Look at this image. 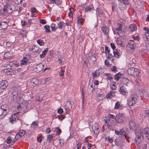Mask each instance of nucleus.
I'll return each mask as SVG.
<instances>
[{
  "label": "nucleus",
  "instance_id": "53",
  "mask_svg": "<svg viewBox=\"0 0 149 149\" xmlns=\"http://www.w3.org/2000/svg\"><path fill=\"white\" fill-rule=\"evenodd\" d=\"M97 11L98 14L100 16H101L103 14V12L100 9H98Z\"/></svg>",
  "mask_w": 149,
  "mask_h": 149
},
{
  "label": "nucleus",
  "instance_id": "19",
  "mask_svg": "<svg viewBox=\"0 0 149 149\" xmlns=\"http://www.w3.org/2000/svg\"><path fill=\"white\" fill-rule=\"evenodd\" d=\"M94 10L93 6V5H90L86 7L85 9L86 12H90L93 11Z\"/></svg>",
  "mask_w": 149,
  "mask_h": 149
},
{
  "label": "nucleus",
  "instance_id": "13",
  "mask_svg": "<svg viewBox=\"0 0 149 149\" xmlns=\"http://www.w3.org/2000/svg\"><path fill=\"white\" fill-rule=\"evenodd\" d=\"M25 133V132L24 130H21L15 136V138L17 139L19 138L18 136L20 137L23 136Z\"/></svg>",
  "mask_w": 149,
  "mask_h": 149
},
{
  "label": "nucleus",
  "instance_id": "11",
  "mask_svg": "<svg viewBox=\"0 0 149 149\" xmlns=\"http://www.w3.org/2000/svg\"><path fill=\"white\" fill-rule=\"evenodd\" d=\"M120 92L121 94H122L123 95H125L127 93V91L126 88L123 86L120 87Z\"/></svg>",
  "mask_w": 149,
  "mask_h": 149
},
{
  "label": "nucleus",
  "instance_id": "25",
  "mask_svg": "<svg viewBox=\"0 0 149 149\" xmlns=\"http://www.w3.org/2000/svg\"><path fill=\"white\" fill-rule=\"evenodd\" d=\"M28 61L27 58H24L21 61L20 64L21 65H27V64L28 63L27 62Z\"/></svg>",
  "mask_w": 149,
  "mask_h": 149
},
{
  "label": "nucleus",
  "instance_id": "3",
  "mask_svg": "<svg viewBox=\"0 0 149 149\" xmlns=\"http://www.w3.org/2000/svg\"><path fill=\"white\" fill-rule=\"evenodd\" d=\"M128 74L133 76H137L139 73V70L136 68H131L127 70Z\"/></svg>",
  "mask_w": 149,
  "mask_h": 149
},
{
  "label": "nucleus",
  "instance_id": "27",
  "mask_svg": "<svg viewBox=\"0 0 149 149\" xmlns=\"http://www.w3.org/2000/svg\"><path fill=\"white\" fill-rule=\"evenodd\" d=\"M113 53L114 56L116 58H119V56L120 55L119 50L117 49H116L115 50H113Z\"/></svg>",
  "mask_w": 149,
  "mask_h": 149
},
{
  "label": "nucleus",
  "instance_id": "45",
  "mask_svg": "<svg viewBox=\"0 0 149 149\" xmlns=\"http://www.w3.org/2000/svg\"><path fill=\"white\" fill-rule=\"evenodd\" d=\"M11 142V138L10 136H9L6 141V143L7 144H9Z\"/></svg>",
  "mask_w": 149,
  "mask_h": 149
},
{
  "label": "nucleus",
  "instance_id": "14",
  "mask_svg": "<svg viewBox=\"0 0 149 149\" xmlns=\"http://www.w3.org/2000/svg\"><path fill=\"white\" fill-rule=\"evenodd\" d=\"M4 72L7 75H12L13 73V70L10 68L5 69L3 70Z\"/></svg>",
  "mask_w": 149,
  "mask_h": 149
},
{
  "label": "nucleus",
  "instance_id": "2",
  "mask_svg": "<svg viewBox=\"0 0 149 149\" xmlns=\"http://www.w3.org/2000/svg\"><path fill=\"white\" fill-rule=\"evenodd\" d=\"M144 135V133L143 130L138 131L137 136L134 140L137 144H138L143 141Z\"/></svg>",
  "mask_w": 149,
  "mask_h": 149
},
{
  "label": "nucleus",
  "instance_id": "38",
  "mask_svg": "<svg viewBox=\"0 0 149 149\" xmlns=\"http://www.w3.org/2000/svg\"><path fill=\"white\" fill-rule=\"evenodd\" d=\"M107 76V79H108L110 80V81H111V79H112L113 78L112 75L110 73L107 74V75H106Z\"/></svg>",
  "mask_w": 149,
  "mask_h": 149
},
{
  "label": "nucleus",
  "instance_id": "43",
  "mask_svg": "<svg viewBox=\"0 0 149 149\" xmlns=\"http://www.w3.org/2000/svg\"><path fill=\"white\" fill-rule=\"evenodd\" d=\"M98 95V98L100 100H102L104 97L103 95L102 94L99 93Z\"/></svg>",
  "mask_w": 149,
  "mask_h": 149
},
{
  "label": "nucleus",
  "instance_id": "16",
  "mask_svg": "<svg viewBox=\"0 0 149 149\" xmlns=\"http://www.w3.org/2000/svg\"><path fill=\"white\" fill-rule=\"evenodd\" d=\"M9 5L8 3H6L5 6V7L6 8L7 13H11L13 11L12 8L9 7Z\"/></svg>",
  "mask_w": 149,
  "mask_h": 149
},
{
  "label": "nucleus",
  "instance_id": "41",
  "mask_svg": "<svg viewBox=\"0 0 149 149\" xmlns=\"http://www.w3.org/2000/svg\"><path fill=\"white\" fill-rule=\"evenodd\" d=\"M1 110L2 111H3V114L5 115L7 113L6 109H5L2 108V106L1 107Z\"/></svg>",
  "mask_w": 149,
  "mask_h": 149
},
{
  "label": "nucleus",
  "instance_id": "62",
  "mask_svg": "<svg viewBox=\"0 0 149 149\" xmlns=\"http://www.w3.org/2000/svg\"><path fill=\"white\" fill-rule=\"evenodd\" d=\"M65 117V116L64 115H60L58 117V118L59 119H61V120H62Z\"/></svg>",
  "mask_w": 149,
  "mask_h": 149
},
{
  "label": "nucleus",
  "instance_id": "9",
  "mask_svg": "<svg viewBox=\"0 0 149 149\" xmlns=\"http://www.w3.org/2000/svg\"><path fill=\"white\" fill-rule=\"evenodd\" d=\"M8 85V83L6 81L3 80L0 84V88L1 89H4L6 88Z\"/></svg>",
  "mask_w": 149,
  "mask_h": 149
},
{
  "label": "nucleus",
  "instance_id": "54",
  "mask_svg": "<svg viewBox=\"0 0 149 149\" xmlns=\"http://www.w3.org/2000/svg\"><path fill=\"white\" fill-rule=\"evenodd\" d=\"M120 106V104L119 102H117L115 104V108L116 109H118L119 108V106Z\"/></svg>",
  "mask_w": 149,
  "mask_h": 149
},
{
  "label": "nucleus",
  "instance_id": "42",
  "mask_svg": "<svg viewBox=\"0 0 149 149\" xmlns=\"http://www.w3.org/2000/svg\"><path fill=\"white\" fill-rule=\"evenodd\" d=\"M109 61L107 59L105 61V65H106L108 67L111 66V65L109 63Z\"/></svg>",
  "mask_w": 149,
  "mask_h": 149
},
{
  "label": "nucleus",
  "instance_id": "29",
  "mask_svg": "<svg viewBox=\"0 0 149 149\" xmlns=\"http://www.w3.org/2000/svg\"><path fill=\"white\" fill-rule=\"evenodd\" d=\"M100 73V70L98 69L96 70L92 74L93 77H98Z\"/></svg>",
  "mask_w": 149,
  "mask_h": 149
},
{
  "label": "nucleus",
  "instance_id": "22",
  "mask_svg": "<svg viewBox=\"0 0 149 149\" xmlns=\"http://www.w3.org/2000/svg\"><path fill=\"white\" fill-rule=\"evenodd\" d=\"M49 3H55L58 5H60L62 3L61 1L59 0H51L50 2H48Z\"/></svg>",
  "mask_w": 149,
  "mask_h": 149
},
{
  "label": "nucleus",
  "instance_id": "59",
  "mask_svg": "<svg viewBox=\"0 0 149 149\" xmlns=\"http://www.w3.org/2000/svg\"><path fill=\"white\" fill-rule=\"evenodd\" d=\"M83 19L82 18L79 17H78L77 21L79 23H82Z\"/></svg>",
  "mask_w": 149,
  "mask_h": 149
},
{
  "label": "nucleus",
  "instance_id": "6",
  "mask_svg": "<svg viewBox=\"0 0 149 149\" xmlns=\"http://www.w3.org/2000/svg\"><path fill=\"white\" fill-rule=\"evenodd\" d=\"M118 7L121 10H123L126 8V4H127V1H119Z\"/></svg>",
  "mask_w": 149,
  "mask_h": 149
},
{
  "label": "nucleus",
  "instance_id": "4",
  "mask_svg": "<svg viewBox=\"0 0 149 149\" xmlns=\"http://www.w3.org/2000/svg\"><path fill=\"white\" fill-rule=\"evenodd\" d=\"M137 95L136 94L130 97L128 100L129 105L132 106L135 104L137 101Z\"/></svg>",
  "mask_w": 149,
  "mask_h": 149
},
{
  "label": "nucleus",
  "instance_id": "28",
  "mask_svg": "<svg viewBox=\"0 0 149 149\" xmlns=\"http://www.w3.org/2000/svg\"><path fill=\"white\" fill-rule=\"evenodd\" d=\"M101 29L103 33L106 34L108 33L109 30L108 27L106 26H103L102 27Z\"/></svg>",
  "mask_w": 149,
  "mask_h": 149
},
{
  "label": "nucleus",
  "instance_id": "55",
  "mask_svg": "<svg viewBox=\"0 0 149 149\" xmlns=\"http://www.w3.org/2000/svg\"><path fill=\"white\" fill-rule=\"evenodd\" d=\"M63 109L61 108H60L59 109H58V113L59 114H61L63 113Z\"/></svg>",
  "mask_w": 149,
  "mask_h": 149
},
{
  "label": "nucleus",
  "instance_id": "15",
  "mask_svg": "<svg viewBox=\"0 0 149 149\" xmlns=\"http://www.w3.org/2000/svg\"><path fill=\"white\" fill-rule=\"evenodd\" d=\"M143 130L144 134H145L146 137L149 140V128H146Z\"/></svg>",
  "mask_w": 149,
  "mask_h": 149
},
{
  "label": "nucleus",
  "instance_id": "36",
  "mask_svg": "<svg viewBox=\"0 0 149 149\" xmlns=\"http://www.w3.org/2000/svg\"><path fill=\"white\" fill-rule=\"evenodd\" d=\"M65 23L63 22H61L58 25V28L60 29H62L63 26L64 25Z\"/></svg>",
  "mask_w": 149,
  "mask_h": 149
},
{
  "label": "nucleus",
  "instance_id": "58",
  "mask_svg": "<svg viewBox=\"0 0 149 149\" xmlns=\"http://www.w3.org/2000/svg\"><path fill=\"white\" fill-rule=\"evenodd\" d=\"M42 40L41 39H39L37 40L38 43L40 46L42 45Z\"/></svg>",
  "mask_w": 149,
  "mask_h": 149
},
{
  "label": "nucleus",
  "instance_id": "63",
  "mask_svg": "<svg viewBox=\"0 0 149 149\" xmlns=\"http://www.w3.org/2000/svg\"><path fill=\"white\" fill-rule=\"evenodd\" d=\"M81 145V143H78L77 145V149H80Z\"/></svg>",
  "mask_w": 149,
  "mask_h": 149
},
{
  "label": "nucleus",
  "instance_id": "44",
  "mask_svg": "<svg viewBox=\"0 0 149 149\" xmlns=\"http://www.w3.org/2000/svg\"><path fill=\"white\" fill-rule=\"evenodd\" d=\"M105 50L106 53H107L108 54L110 53V48L107 46L105 47Z\"/></svg>",
  "mask_w": 149,
  "mask_h": 149
},
{
  "label": "nucleus",
  "instance_id": "23",
  "mask_svg": "<svg viewBox=\"0 0 149 149\" xmlns=\"http://www.w3.org/2000/svg\"><path fill=\"white\" fill-rule=\"evenodd\" d=\"M129 28L130 31H134L136 29V25L135 24H131L129 26Z\"/></svg>",
  "mask_w": 149,
  "mask_h": 149
},
{
  "label": "nucleus",
  "instance_id": "47",
  "mask_svg": "<svg viewBox=\"0 0 149 149\" xmlns=\"http://www.w3.org/2000/svg\"><path fill=\"white\" fill-rule=\"evenodd\" d=\"M40 22L43 24H45L47 23L46 20L44 19H41L40 20Z\"/></svg>",
  "mask_w": 149,
  "mask_h": 149
},
{
  "label": "nucleus",
  "instance_id": "60",
  "mask_svg": "<svg viewBox=\"0 0 149 149\" xmlns=\"http://www.w3.org/2000/svg\"><path fill=\"white\" fill-rule=\"evenodd\" d=\"M129 125L130 127H132L134 126V123L133 121H130L129 123Z\"/></svg>",
  "mask_w": 149,
  "mask_h": 149
},
{
  "label": "nucleus",
  "instance_id": "50",
  "mask_svg": "<svg viewBox=\"0 0 149 149\" xmlns=\"http://www.w3.org/2000/svg\"><path fill=\"white\" fill-rule=\"evenodd\" d=\"M111 70L113 72H116L117 70L116 67L115 66H113L111 68Z\"/></svg>",
  "mask_w": 149,
  "mask_h": 149
},
{
  "label": "nucleus",
  "instance_id": "64",
  "mask_svg": "<svg viewBox=\"0 0 149 149\" xmlns=\"http://www.w3.org/2000/svg\"><path fill=\"white\" fill-rule=\"evenodd\" d=\"M144 38H146L147 41L149 40V35H145Z\"/></svg>",
  "mask_w": 149,
  "mask_h": 149
},
{
  "label": "nucleus",
  "instance_id": "10",
  "mask_svg": "<svg viewBox=\"0 0 149 149\" xmlns=\"http://www.w3.org/2000/svg\"><path fill=\"white\" fill-rule=\"evenodd\" d=\"M18 119V117L15 114L9 118V121L12 123H14L16 122V120Z\"/></svg>",
  "mask_w": 149,
  "mask_h": 149
},
{
  "label": "nucleus",
  "instance_id": "46",
  "mask_svg": "<svg viewBox=\"0 0 149 149\" xmlns=\"http://www.w3.org/2000/svg\"><path fill=\"white\" fill-rule=\"evenodd\" d=\"M123 81L126 84H127L129 81L128 79L127 78H123Z\"/></svg>",
  "mask_w": 149,
  "mask_h": 149
},
{
  "label": "nucleus",
  "instance_id": "7",
  "mask_svg": "<svg viewBox=\"0 0 149 149\" xmlns=\"http://www.w3.org/2000/svg\"><path fill=\"white\" fill-rule=\"evenodd\" d=\"M12 95L11 97H13L12 100L13 101H15L17 99V97L18 95V93L17 90L16 88L14 89L12 92Z\"/></svg>",
  "mask_w": 149,
  "mask_h": 149
},
{
  "label": "nucleus",
  "instance_id": "49",
  "mask_svg": "<svg viewBox=\"0 0 149 149\" xmlns=\"http://www.w3.org/2000/svg\"><path fill=\"white\" fill-rule=\"evenodd\" d=\"M46 53L44 51L42 52V54L40 55V57L41 58H43L45 57L46 54Z\"/></svg>",
  "mask_w": 149,
  "mask_h": 149
},
{
  "label": "nucleus",
  "instance_id": "32",
  "mask_svg": "<svg viewBox=\"0 0 149 149\" xmlns=\"http://www.w3.org/2000/svg\"><path fill=\"white\" fill-rule=\"evenodd\" d=\"M121 73L120 72H119L116 74L114 76V79L116 80H118L121 76Z\"/></svg>",
  "mask_w": 149,
  "mask_h": 149
},
{
  "label": "nucleus",
  "instance_id": "51",
  "mask_svg": "<svg viewBox=\"0 0 149 149\" xmlns=\"http://www.w3.org/2000/svg\"><path fill=\"white\" fill-rule=\"evenodd\" d=\"M14 64L13 62H10L9 63L7 64V66L8 67L10 66V67H12L14 65Z\"/></svg>",
  "mask_w": 149,
  "mask_h": 149
},
{
  "label": "nucleus",
  "instance_id": "39",
  "mask_svg": "<svg viewBox=\"0 0 149 149\" xmlns=\"http://www.w3.org/2000/svg\"><path fill=\"white\" fill-rule=\"evenodd\" d=\"M125 116L124 114L123 113H119L118 115H116V117L118 119H120V118L123 117Z\"/></svg>",
  "mask_w": 149,
  "mask_h": 149
},
{
  "label": "nucleus",
  "instance_id": "57",
  "mask_svg": "<svg viewBox=\"0 0 149 149\" xmlns=\"http://www.w3.org/2000/svg\"><path fill=\"white\" fill-rule=\"evenodd\" d=\"M32 127H33L34 128L36 127L37 126V123L36 122V121L33 122L32 124Z\"/></svg>",
  "mask_w": 149,
  "mask_h": 149
},
{
  "label": "nucleus",
  "instance_id": "1",
  "mask_svg": "<svg viewBox=\"0 0 149 149\" xmlns=\"http://www.w3.org/2000/svg\"><path fill=\"white\" fill-rule=\"evenodd\" d=\"M29 102L24 100L17 106V109L19 110L20 108H23L24 112H26L29 110L30 108L29 107Z\"/></svg>",
  "mask_w": 149,
  "mask_h": 149
},
{
  "label": "nucleus",
  "instance_id": "34",
  "mask_svg": "<svg viewBox=\"0 0 149 149\" xmlns=\"http://www.w3.org/2000/svg\"><path fill=\"white\" fill-rule=\"evenodd\" d=\"M38 50V47L35 46H33L32 47V48L30 49V51H31L32 52H36Z\"/></svg>",
  "mask_w": 149,
  "mask_h": 149
},
{
  "label": "nucleus",
  "instance_id": "8",
  "mask_svg": "<svg viewBox=\"0 0 149 149\" xmlns=\"http://www.w3.org/2000/svg\"><path fill=\"white\" fill-rule=\"evenodd\" d=\"M43 65L42 63H40L36 65L35 69V71L37 72H38L41 71L43 69Z\"/></svg>",
  "mask_w": 149,
  "mask_h": 149
},
{
  "label": "nucleus",
  "instance_id": "5",
  "mask_svg": "<svg viewBox=\"0 0 149 149\" xmlns=\"http://www.w3.org/2000/svg\"><path fill=\"white\" fill-rule=\"evenodd\" d=\"M123 25L121 23H118L117 25V27L113 29V33L114 34L116 33L118 34L122 32V27Z\"/></svg>",
  "mask_w": 149,
  "mask_h": 149
},
{
  "label": "nucleus",
  "instance_id": "26",
  "mask_svg": "<svg viewBox=\"0 0 149 149\" xmlns=\"http://www.w3.org/2000/svg\"><path fill=\"white\" fill-rule=\"evenodd\" d=\"M115 92L113 91H111L110 93L107 95V98H112L115 95Z\"/></svg>",
  "mask_w": 149,
  "mask_h": 149
},
{
  "label": "nucleus",
  "instance_id": "30",
  "mask_svg": "<svg viewBox=\"0 0 149 149\" xmlns=\"http://www.w3.org/2000/svg\"><path fill=\"white\" fill-rule=\"evenodd\" d=\"M125 132L123 129H121L120 131V135H123L125 138H127V136L125 134Z\"/></svg>",
  "mask_w": 149,
  "mask_h": 149
},
{
  "label": "nucleus",
  "instance_id": "56",
  "mask_svg": "<svg viewBox=\"0 0 149 149\" xmlns=\"http://www.w3.org/2000/svg\"><path fill=\"white\" fill-rule=\"evenodd\" d=\"M56 132L57 133L60 134L61 133V131L60 129L57 127L56 128Z\"/></svg>",
  "mask_w": 149,
  "mask_h": 149
},
{
  "label": "nucleus",
  "instance_id": "18",
  "mask_svg": "<svg viewBox=\"0 0 149 149\" xmlns=\"http://www.w3.org/2000/svg\"><path fill=\"white\" fill-rule=\"evenodd\" d=\"M65 109L67 111L68 109L72 108V106L70 102L69 101H67L65 105Z\"/></svg>",
  "mask_w": 149,
  "mask_h": 149
},
{
  "label": "nucleus",
  "instance_id": "35",
  "mask_svg": "<svg viewBox=\"0 0 149 149\" xmlns=\"http://www.w3.org/2000/svg\"><path fill=\"white\" fill-rule=\"evenodd\" d=\"M51 28L52 30L54 31L56 29H57V27L56 25L53 23H52L51 25Z\"/></svg>",
  "mask_w": 149,
  "mask_h": 149
},
{
  "label": "nucleus",
  "instance_id": "61",
  "mask_svg": "<svg viewBox=\"0 0 149 149\" xmlns=\"http://www.w3.org/2000/svg\"><path fill=\"white\" fill-rule=\"evenodd\" d=\"M110 45L111 47L114 50V49L116 48V47L115 46V44L113 43H111Z\"/></svg>",
  "mask_w": 149,
  "mask_h": 149
},
{
  "label": "nucleus",
  "instance_id": "20",
  "mask_svg": "<svg viewBox=\"0 0 149 149\" xmlns=\"http://www.w3.org/2000/svg\"><path fill=\"white\" fill-rule=\"evenodd\" d=\"M8 26L7 23L5 22H2L0 24V27L3 29H6Z\"/></svg>",
  "mask_w": 149,
  "mask_h": 149
},
{
  "label": "nucleus",
  "instance_id": "52",
  "mask_svg": "<svg viewBox=\"0 0 149 149\" xmlns=\"http://www.w3.org/2000/svg\"><path fill=\"white\" fill-rule=\"evenodd\" d=\"M100 132V130L98 127H97L96 129H95L94 130V133L95 134H97Z\"/></svg>",
  "mask_w": 149,
  "mask_h": 149
},
{
  "label": "nucleus",
  "instance_id": "21",
  "mask_svg": "<svg viewBox=\"0 0 149 149\" xmlns=\"http://www.w3.org/2000/svg\"><path fill=\"white\" fill-rule=\"evenodd\" d=\"M4 56L6 58H10L13 56V54L11 52H8L4 54Z\"/></svg>",
  "mask_w": 149,
  "mask_h": 149
},
{
  "label": "nucleus",
  "instance_id": "48",
  "mask_svg": "<svg viewBox=\"0 0 149 149\" xmlns=\"http://www.w3.org/2000/svg\"><path fill=\"white\" fill-rule=\"evenodd\" d=\"M105 139L109 141V142L111 143H112L113 141V139L112 138L109 137L107 138L106 137L105 138Z\"/></svg>",
  "mask_w": 149,
  "mask_h": 149
},
{
  "label": "nucleus",
  "instance_id": "40",
  "mask_svg": "<svg viewBox=\"0 0 149 149\" xmlns=\"http://www.w3.org/2000/svg\"><path fill=\"white\" fill-rule=\"evenodd\" d=\"M53 136L52 135L49 134L47 136V140H49V142H50V141L52 140V138Z\"/></svg>",
  "mask_w": 149,
  "mask_h": 149
},
{
  "label": "nucleus",
  "instance_id": "12",
  "mask_svg": "<svg viewBox=\"0 0 149 149\" xmlns=\"http://www.w3.org/2000/svg\"><path fill=\"white\" fill-rule=\"evenodd\" d=\"M128 46L131 49H134L136 47L135 45L133 40H130L128 42Z\"/></svg>",
  "mask_w": 149,
  "mask_h": 149
},
{
  "label": "nucleus",
  "instance_id": "37",
  "mask_svg": "<svg viewBox=\"0 0 149 149\" xmlns=\"http://www.w3.org/2000/svg\"><path fill=\"white\" fill-rule=\"evenodd\" d=\"M108 54H109L108 56V58L109 60L113 61V56L111 54L109 53Z\"/></svg>",
  "mask_w": 149,
  "mask_h": 149
},
{
  "label": "nucleus",
  "instance_id": "24",
  "mask_svg": "<svg viewBox=\"0 0 149 149\" xmlns=\"http://www.w3.org/2000/svg\"><path fill=\"white\" fill-rule=\"evenodd\" d=\"M112 10L113 11L117 10L119 8L118 5V6L115 2L112 3Z\"/></svg>",
  "mask_w": 149,
  "mask_h": 149
},
{
  "label": "nucleus",
  "instance_id": "33",
  "mask_svg": "<svg viewBox=\"0 0 149 149\" xmlns=\"http://www.w3.org/2000/svg\"><path fill=\"white\" fill-rule=\"evenodd\" d=\"M6 7H5L4 6V8H3L2 10H1L0 12L3 15H5V14L7 13L6 11Z\"/></svg>",
  "mask_w": 149,
  "mask_h": 149
},
{
  "label": "nucleus",
  "instance_id": "31",
  "mask_svg": "<svg viewBox=\"0 0 149 149\" xmlns=\"http://www.w3.org/2000/svg\"><path fill=\"white\" fill-rule=\"evenodd\" d=\"M44 29L46 33L50 32V27L49 25H46L44 26Z\"/></svg>",
  "mask_w": 149,
  "mask_h": 149
},
{
  "label": "nucleus",
  "instance_id": "17",
  "mask_svg": "<svg viewBox=\"0 0 149 149\" xmlns=\"http://www.w3.org/2000/svg\"><path fill=\"white\" fill-rule=\"evenodd\" d=\"M31 83L34 86L37 85L39 83L38 80L36 78H34L31 80Z\"/></svg>",
  "mask_w": 149,
  "mask_h": 149
}]
</instances>
